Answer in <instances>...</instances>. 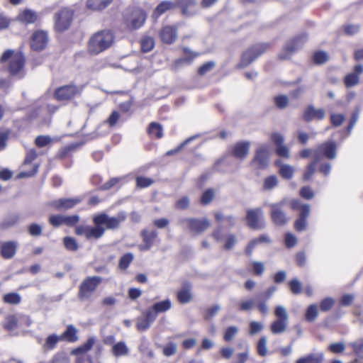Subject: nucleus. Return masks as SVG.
Instances as JSON below:
<instances>
[{"mask_svg":"<svg viewBox=\"0 0 363 363\" xmlns=\"http://www.w3.org/2000/svg\"><path fill=\"white\" fill-rule=\"evenodd\" d=\"M7 60H9L8 71L11 77L21 79L26 75V59L21 52H14L12 50H6L0 58V62L4 63Z\"/></svg>","mask_w":363,"mask_h":363,"instance_id":"f257e3e1","label":"nucleus"},{"mask_svg":"<svg viewBox=\"0 0 363 363\" xmlns=\"http://www.w3.org/2000/svg\"><path fill=\"white\" fill-rule=\"evenodd\" d=\"M113 42V33L109 30H103L96 32L90 38L88 50L91 55H98L108 49Z\"/></svg>","mask_w":363,"mask_h":363,"instance_id":"f03ea898","label":"nucleus"},{"mask_svg":"<svg viewBox=\"0 0 363 363\" xmlns=\"http://www.w3.org/2000/svg\"><path fill=\"white\" fill-rule=\"evenodd\" d=\"M101 281L102 278L98 276L84 279L79 287L78 298L82 301L91 300Z\"/></svg>","mask_w":363,"mask_h":363,"instance_id":"7ed1b4c3","label":"nucleus"},{"mask_svg":"<svg viewBox=\"0 0 363 363\" xmlns=\"http://www.w3.org/2000/svg\"><path fill=\"white\" fill-rule=\"evenodd\" d=\"M270 47L269 43L255 44L245 50L241 57L238 67L244 68L252 64L259 56L266 52Z\"/></svg>","mask_w":363,"mask_h":363,"instance_id":"20e7f679","label":"nucleus"},{"mask_svg":"<svg viewBox=\"0 0 363 363\" xmlns=\"http://www.w3.org/2000/svg\"><path fill=\"white\" fill-rule=\"evenodd\" d=\"M126 219L125 212H120L116 216L109 217L106 213H100L93 218V222L96 225H106V229L113 230Z\"/></svg>","mask_w":363,"mask_h":363,"instance_id":"39448f33","label":"nucleus"},{"mask_svg":"<svg viewBox=\"0 0 363 363\" xmlns=\"http://www.w3.org/2000/svg\"><path fill=\"white\" fill-rule=\"evenodd\" d=\"M74 11L69 8H62L54 15L55 28L63 32L67 30L72 22Z\"/></svg>","mask_w":363,"mask_h":363,"instance_id":"423d86ee","label":"nucleus"},{"mask_svg":"<svg viewBox=\"0 0 363 363\" xmlns=\"http://www.w3.org/2000/svg\"><path fill=\"white\" fill-rule=\"evenodd\" d=\"M179 224L183 227L186 226L189 232L196 234H201L203 233L210 226V222L206 218H203L202 219L196 218H183L179 219Z\"/></svg>","mask_w":363,"mask_h":363,"instance_id":"0eeeda50","label":"nucleus"},{"mask_svg":"<svg viewBox=\"0 0 363 363\" xmlns=\"http://www.w3.org/2000/svg\"><path fill=\"white\" fill-rule=\"evenodd\" d=\"M288 202L287 199H284L279 202L271 203L270 207V216L273 223L277 225H286L289 218L283 211V207Z\"/></svg>","mask_w":363,"mask_h":363,"instance_id":"6e6552de","label":"nucleus"},{"mask_svg":"<svg viewBox=\"0 0 363 363\" xmlns=\"http://www.w3.org/2000/svg\"><path fill=\"white\" fill-rule=\"evenodd\" d=\"M269 163V150L267 145H262L256 151L254 158L251 162V165L255 169H264L267 168Z\"/></svg>","mask_w":363,"mask_h":363,"instance_id":"1a4fd4ad","label":"nucleus"},{"mask_svg":"<svg viewBox=\"0 0 363 363\" xmlns=\"http://www.w3.org/2000/svg\"><path fill=\"white\" fill-rule=\"evenodd\" d=\"M323 155L329 160H333L336 157V143L335 141H328L317 146L314 151L315 162H319Z\"/></svg>","mask_w":363,"mask_h":363,"instance_id":"9d476101","label":"nucleus"},{"mask_svg":"<svg viewBox=\"0 0 363 363\" xmlns=\"http://www.w3.org/2000/svg\"><path fill=\"white\" fill-rule=\"evenodd\" d=\"M264 213L261 208L248 209L247 211L246 220L247 225L254 229L262 228L264 225L262 223Z\"/></svg>","mask_w":363,"mask_h":363,"instance_id":"9b49d317","label":"nucleus"},{"mask_svg":"<svg viewBox=\"0 0 363 363\" xmlns=\"http://www.w3.org/2000/svg\"><path fill=\"white\" fill-rule=\"evenodd\" d=\"M48 33L44 30L34 32L30 39V47L33 50L40 51L44 50L48 43Z\"/></svg>","mask_w":363,"mask_h":363,"instance_id":"f8f14e48","label":"nucleus"},{"mask_svg":"<svg viewBox=\"0 0 363 363\" xmlns=\"http://www.w3.org/2000/svg\"><path fill=\"white\" fill-rule=\"evenodd\" d=\"M79 89L75 85L69 84L61 86L55 91V97L58 101L69 100L79 94Z\"/></svg>","mask_w":363,"mask_h":363,"instance_id":"ddd939ff","label":"nucleus"},{"mask_svg":"<svg viewBox=\"0 0 363 363\" xmlns=\"http://www.w3.org/2000/svg\"><path fill=\"white\" fill-rule=\"evenodd\" d=\"M310 209L308 204H299L296 201V211L299 213V218L296 220V231H302L306 228V218L309 216Z\"/></svg>","mask_w":363,"mask_h":363,"instance_id":"4468645a","label":"nucleus"},{"mask_svg":"<svg viewBox=\"0 0 363 363\" xmlns=\"http://www.w3.org/2000/svg\"><path fill=\"white\" fill-rule=\"evenodd\" d=\"M325 116V111L323 108L316 109L313 105L308 106L302 115V118L306 122H311L313 120H323Z\"/></svg>","mask_w":363,"mask_h":363,"instance_id":"2eb2a0df","label":"nucleus"},{"mask_svg":"<svg viewBox=\"0 0 363 363\" xmlns=\"http://www.w3.org/2000/svg\"><path fill=\"white\" fill-rule=\"evenodd\" d=\"M146 15L139 9L133 11L130 17L127 20L128 26L134 30L140 28L145 23Z\"/></svg>","mask_w":363,"mask_h":363,"instance_id":"dca6fc26","label":"nucleus"},{"mask_svg":"<svg viewBox=\"0 0 363 363\" xmlns=\"http://www.w3.org/2000/svg\"><path fill=\"white\" fill-rule=\"evenodd\" d=\"M80 198H62L52 201L51 206L57 211H64L72 208L81 202Z\"/></svg>","mask_w":363,"mask_h":363,"instance_id":"f3484780","label":"nucleus"},{"mask_svg":"<svg viewBox=\"0 0 363 363\" xmlns=\"http://www.w3.org/2000/svg\"><path fill=\"white\" fill-rule=\"evenodd\" d=\"M177 28L174 26H164L160 31L161 40L166 44H172L177 39Z\"/></svg>","mask_w":363,"mask_h":363,"instance_id":"a211bd4d","label":"nucleus"},{"mask_svg":"<svg viewBox=\"0 0 363 363\" xmlns=\"http://www.w3.org/2000/svg\"><path fill=\"white\" fill-rule=\"evenodd\" d=\"M363 73V65L357 64L353 68V72L347 74L344 83L347 87H352L359 83V75Z\"/></svg>","mask_w":363,"mask_h":363,"instance_id":"6ab92c4d","label":"nucleus"},{"mask_svg":"<svg viewBox=\"0 0 363 363\" xmlns=\"http://www.w3.org/2000/svg\"><path fill=\"white\" fill-rule=\"evenodd\" d=\"M250 145L249 141L238 142L233 147L231 155L237 159L243 160L249 154Z\"/></svg>","mask_w":363,"mask_h":363,"instance_id":"aec40b11","label":"nucleus"},{"mask_svg":"<svg viewBox=\"0 0 363 363\" xmlns=\"http://www.w3.org/2000/svg\"><path fill=\"white\" fill-rule=\"evenodd\" d=\"M271 139L276 146V153L284 158L289 157V150L288 147L284 145V137L277 133L272 135Z\"/></svg>","mask_w":363,"mask_h":363,"instance_id":"412c9836","label":"nucleus"},{"mask_svg":"<svg viewBox=\"0 0 363 363\" xmlns=\"http://www.w3.org/2000/svg\"><path fill=\"white\" fill-rule=\"evenodd\" d=\"M155 319L153 311L147 310L143 316L137 318L136 328L140 331H145L150 327Z\"/></svg>","mask_w":363,"mask_h":363,"instance_id":"4be33fe9","label":"nucleus"},{"mask_svg":"<svg viewBox=\"0 0 363 363\" xmlns=\"http://www.w3.org/2000/svg\"><path fill=\"white\" fill-rule=\"evenodd\" d=\"M157 232L156 230L148 231L145 229L141 232L144 245H140L139 248L141 251L149 250L153 245L154 240L157 237Z\"/></svg>","mask_w":363,"mask_h":363,"instance_id":"5701e85b","label":"nucleus"},{"mask_svg":"<svg viewBox=\"0 0 363 363\" xmlns=\"http://www.w3.org/2000/svg\"><path fill=\"white\" fill-rule=\"evenodd\" d=\"M18 243L14 241L4 242L1 244L0 252L4 259H11L16 254Z\"/></svg>","mask_w":363,"mask_h":363,"instance_id":"b1692460","label":"nucleus"},{"mask_svg":"<svg viewBox=\"0 0 363 363\" xmlns=\"http://www.w3.org/2000/svg\"><path fill=\"white\" fill-rule=\"evenodd\" d=\"M191 284L186 282L183 284L182 288L178 291L177 298L181 303H189L192 298L191 293Z\"/></svg>","mask_w":363,"mask_h":363,"instance_id":"393cba45","label":"nucleus"},{"mask_svg":"<svg viewBox=\"0 0 363 363\" xmlns=\"http://www.w3.org/2000/svg\"><path fill=\"white\" fill-rule=\"evenodd\" d=\"M172 303L170 300L166 299L160 302L155 303L151 308H148L147 311H152L155 313V318H156L157 314L160 313H164L171 308Z\"/></svg>","mask_w":363,"mask_h":363,"instance_id":"a878e982","label":"nucleus"},{"mask_svg":"<svg viewBox=\"0 0 363 363\" xmlns=\"http://www.w3.org/2000/svg\"><path fill=\"white\" fill-rule=\"evenodd\" d=\"M18 19L26 24H31L37 21L38 16L35 11L30 9H26L18 15Z\"/></svg>","mask_w":363,"mask_h":363,"instance_id":"bb28decb","label":"nucleus"},{"mask_svg":"<svg viewBox=\"0 0 363 363\" xmlns=\"http://www.w3.org/2000/svg\"><path fill=\"white\" fill-rule=\"evenodd\" d=\"M196 5V0H177L176 6L182 9V14L184 16H191L194 13L189 11V9Z\"/></svg>","mask_w":363,"mask_h":363,"instance_id":"cd10ccee","label":"nucleus"},{"mask_svg":"<svg viewBox=\"0 0 363 363\" xmlns=\"http://www.w3.org/2000/svg\"><path fill=\"white\" fill-rule=\"evenodd\" d=\"M77 333V328L74 325H69L67 327L66 330L62 334L60 337L62 340H66L69 342H74L78 340Z\"/></svg>","mask_w":363,"mask_h":363,"instance_id":"c85d7f7f","label":"nucleus"},{"mask_svg":"<svg viewBox=\"0 0 363 363\" xmlns=\"http://www.w3.org/2000/svg\"><path fill=\"white\" fill-rule=\"evenodd\" d=\"M113 0H87L86 5L89 9L101 11L106 9Z\"/></svg>","mask_w":363,"mask_h":363,"instance_id":"c756f323","label":"nucleus"},{"mask_svg":"<svg viewBox=\"0 0 363 363\" xmlns=\"http://www.w3.org/2000/svg\"><path fill=\"white\" fill-rule=\"evenodd\" d=\"M95 342L96 339L94 337H90L84 344L72 350L71 352V354L79 355L81 354L86 353L92 348Z\"/></svg>","mask_w":363,"mask_h":363,"instance_id":"7c9ffc66","label":"nucleus"},{"mask_svg":"<svg viewBox=\"0 0 363 363\" xmlns=\"http://www.w3.org/2000/svg\"><path fill=\"white\" fill-rule=\"evenodd\" d=\"M176 4L172 1H162L155 9L153 16L157 18L159 16L163 14L164 12L173 9Z\"/></svg>","mask_w":363,"mask_h":363,"instance_id":"2f4dec72","label":"nucleus"},{"mask_svg":"<svg viewBox=\"0 0 363 363\" xmlns=\"http://www.w3.org/2000/svg\"><path fill=\"white\" fill-rule=\"evenodd\" d=\"M104 233L105 228L101 225H96L95 227L89 225L86 239H99L104 235Z\"/></svg>","mask_w":363,"mask_h":363,"instance_id":"473e14b6","label":"nucleus"},{"mask_svg":"<svg viewBox=\"0 0 363 363\" xmlns=\"http://www.w3.org/2000/svg\"><path fill=\"white\" fill-rule=\"evenodd\" d=\"M111 352L114 356L121 357L127 355L129 352V349L125 342H119L113 345Z\"/></svg>","mask_w":363,"mask_h":363,"instance_id":"72a5a7b5","label":"nucleus"},{"mask_svg":"<svg viewBox=\"0 0 363 363\" xmlns=\"http://www.w3.org/2000/svg\"><path fill=\"white\" fill-rule=\"evenodd\" d=\"M147 133L151 137L161 138L163 135L162 126L158 123L152 122L149 125Z\"/></svg>","mask_w":363,"mask_h":363,"instance_id":"f704fd0d","label":"nucleus"},{"mask_svg":"<svg viewBox=\"0 0 363 363\" xmlns=\"http://www.w3.org/2000/svg\"><path fill=\"white\" fill-rule=\"evenodd\" d=\"M328 60V54L323 50L315 51L312 56L313 62L318 65L325 63Z\"/></svg>","mask_w":363,"mask_h":363,"instance_id":"c9c22d12","label":"nucleus"},{"mask_svg":"<svg viewBox=\"0 0 363 363\" xmlns=\"http://www.w3.org/2000/svg\"><path fill=\"white\" fill-rule=\"evenodd\" d=\"M287 321L277 319L271 325V331L274 334L282 333L286 330Z\"/></svg>","mask_w":363,"mask_h":363,"instance_id":"e433bc0d","label":"nucleus"},{"mask_svg":"<svg viewBox=\"0 0 363 363\" xmlns=\"http://www.w3.org/2000/svg\"><path fill=\"white\" fill-rule=\"evenodd\" d=\"M323 356L322 354H310L296 361V363H321Z\"/></svg>","mask_w":363,"mask_h":363,"instance_id":"4c0bfd02","label":"nucleus"},{"mask_svg":"<svg viewBox=\"0 0 363 363\" xmlns=\"http://www.w3.org/2000/svg\"><path fill=\"white\" fill-rule=\"evenodd\" d=\"M274 103L279 109L286 108L289 104V99L286 95L280 94L274 97Z\"/></svg>","mask_w":363,"mask_h":363,"instance_id":"58836bf2","label":"nucleus"},{"mask_svg":"<svg viewBox=\"0 0 363 363\" xmlns=\"http://www.w3.org/2000/svg\"><path fill=\"white\" fill-rule=\"evenodd\" d=\"M279 183V180L277 176L271 175L266 177L263 182V189L264 191H270L274 189Z\"/></svg>","mask_w":363,"mask_h":363,"instance_id":"ea45409f","label":"nucleus"},{"mask_svg":"<svg viewBox=\"0 0 363 363\" xmlns=\"http://www.w3.org/2000/svg\"><path fill=\"white\" fill-rule=\"evenodd\" d=\"M134 255L131 252H127L119 259L118 267L121 269H126L133 260Z\"/></svg>","mask_w":363,"mask_h":363,"instance_id":"a19ab883","label":"nucleus"},{"mask_svg":"<svg viewBox=\"0 0 363 363\" xmlns=\"http://www.w3.org/2000/svg\"><path fill=\"white\" fill-rule=\"evenodd\" d=\"M318 315V306L315 304L310 305L306 312V319L308 322H313Z\"/></svg>","mask_w":363,"mask_h":363,"instance_id":"79ce46f5","label":"nucleus"},{"mask_svg":"<svg viewBox=\"0 0 363 363\" xmlns=\"http://www.w3.org/2000/svg\"><path fill=\"white\" fill-rule=\"evenodd\" d=\"M4 301L9 304H18L21 301V296L19 294L11 292L4 296Z\"/></svg>","mask_w":363,"mask_h":363,"instance_id":"37998d69","label":"nucleus"},{"mask_svg":"<svg viewBox=\"0 0 363 363\" xmlns=\"http://www.w3.org/2000/svg\"><path fill=\"white\" fill-rule=\"evenodd\" d=\"M349 346L352 348L356 354L363 357V337H359L355 341L350 342Z\"/></svg>","mask_w":363,"mask_h":363,"instance_id":"c03bdc74","label":"nucleus"},{"mask_svg":"<svg viewBox=\"0 0 363 363\" xmlns=\"http://www.w3.org/2000/svg\"><path fill=\"white\" fill-rule=\"evenodd\" d=\"M215 198V191L213 189H208L206 190L201 197V203L203 205L209 204Z\"/></svg>","mask_w":363,"mask_h":363,"instance_id":"a18cd8bd","label":"nucleus"},{"mask_svg":"<svg viewBox=\"0 0 363 363\" xmlns=\"http://www.w3.org/2000/svg\"><path fill=\"white\" fill-rule=\"evenodd\" d=\"M295 50V41L294 40H290L284 48V52L286 54H281L280 58L281 59H291L293 57V53Z\"/></svg>","mask_w":363,"mask_h":363,"instance_id":"49530a36","label":"nucleus"},{"mask_svg":"<svg viewBox=\"0 0 363 363\" xmlns=\"http://www.w3.org/2000/svg\"><path fill=\"white\" fill-rule=\"evenodd\" d=\"M141 49L144 52H150L155 45V40L151 37H145L141 40Z\"/></svg>","mask_w":363,"mask_h":363,"instance_id":"de8ad7c7","label":"nucleus"},{"mask_svg":"<svg viewBox=\"0 0 363 363\" xmlns=\"http://www.w3.org/2000/svg\"><path fill=\"white\" fill-rule=\"evenodd\" d=\"M61 340L60 336H57L55 334L50 335L46 338L45 347L48 350H52Z\"/></svg>","mask_w":363,"mask_h":363,"instance_id":"09e8293b","label":"nucleus"},{"mask_svg":"<svg viewBox=\"0 0 363 363\" xmlns=\"http://www.w3.org/2000/svg\"><path fill=\"white\" fill-rule=\"evenodd\" d=\"M267 338L264 336L262 337L257 344V353L261 357H264L267 354Z\"/></svg>","mask_w":363,"mask_h":363,"instance_id":"8fccbe9b","label":"nucleus"},{"mask_svg":"<svg viewBox=\"0 0 363 363\" xmlns=\"http://www.w3.org/2000/svg\"><path fill=\"white\" fill-rule=\"evenodd\" d=\"M63 243L66 249L70 251H77L79 248L76 240L71 237L64 238Z\"/></svg>","mask_w":363,"mask_h":363,"instance_id":"3c124183","label":"nucleus"},{"mask_svg":"<svg viewBox=\"0 0 363 363\" xmlns=\"http://www.w3.org/2000/svg\"><path fill=\"white\" fill-rule=\"evenodd\" d=\"M335 304L334 298L331 297H327L323 299L320 303V311L323 312H327L330 311Z\"/></svg>","mask_w":363,"mask_h":363,"instance_id":"603ef678","label":"nucleus"},{"mask_svg":"<svg viewBox=\"0 0 363 363\" xmlns=\"http://www.w3.org/2000/svg\"><path fill=\"white\" fill-rule=\"evenodd\" d=\"M238 332V328L237 326L233 325V326L228 327L224 333V337H223L224 340L226 342L231 341L235 337Z\"/></svg>","mask_w":363,"mask_h":363,"instance_id":"864d4df0","label":"nucleus"},{"mask_svg":"<svg viewBox=\"0 0 363 363\" xmlns=\"http://www.w3.org/2000/svg\"><path fill=\"white\" fill-rule=\"evenodd\" d=\"M18 318L15 315H9L6 318L4 327L8 330H13L17 328Z\"/></svg>","mask_w":363,"mask_h":363,"instance_id":"5fc2aeb1","label":"nucleus"},{"mask_svg":"<svg viewBox=\"0 0 363 363\" xmlns=\"http://www.w3.org/2000/svg\"><path fill=\"white\" fill-rule=\"evenodd\" d=\"M328 349L333 354H340L345 350V345L343 342H333L328 345Z\"/></svg>","mask_w":363,"mask_h":363,"instance_id":"6e6d98bb","label":"nucleus"},{"mask_svg":"<svg viewBox=\"0 0 363 363\" xmlns=\"http://www.w3.org/2000/svg\"><path fill=\"white\" fill-rule=\"evenodd\" d=\"M279 173L285 179H291L294 174V169L290 165H282L279 169Z\"/></svg>","mask_w":363,"mask_h":363,"instance_id":"4d7b16f0","label":"nucleus"},{"mask_svg":"<svg viewBox=\"0 0 363 363\" xmlns=\"http://www.w3.org/2000/svg\"><path fill=\"white\" fill-rule=\"evenodd\" d=\"M154 181L152 179L143 177H136V185L139 188H145L148 187L153 184Z\"/></svg>","mask_w":363,"mask_h":363,"instance_id":"13d9d810","label":"nucleus"},{"mask_svg":"<svg viewBox=\"0 0 363 363\" xmlns=\"http://www.w3.org/2000/svg\"><path fill=\"white\" fill-rule=\"evenodd\" d=\"M177 351V346L174 342H169L163 347V354L166 357L174 354Z\"/></svg>","mask_w":363,"mask_h":363,"instance_id":"bf43d9fd","label":"nucleus"},{"mask_svg":"<svg viewBox=\"0 0 363 363\" xmlns=\"http://www.w3.org/2000/svg\"><path fill=\"white\" fill-rule=\"evenodd\" d=\"M50 223L54 227H59L65 224V216L52 215L49 218Z\"/></svg>","mask_w":363,"mask_h":363,"instance_id":"052dcab7","label":"nucleus"},{"mask_svg":"<svg viewBox=\"0 0 363 363\" xmlns=\"http://www.w3.org/2000/svg\"><path fill=\"white\" fill-rule=\"evenodd\" d=\"M318 162H315V160H313V161L308 165L307 169L303 174V180H308L311 178V177L314 174L315 165Z\"/></svg>","mask_w":363,"mask_h":363,"instance_id":"680f3d73","label":"nucleus"},{"mask_svg":"<svg viewBox=\"0 0 363 363\" xmlns=\"http://www.w3.org/2000/svg\"><path fill=\"white\" fill-rule=\"evenodd\" d=\"M51 142V138L47 135H39L35 138V145L39 147L48 145Z\"/></svg>","mask_w":363,"mask_h":363,"instance_id":"e2e57ef3","label":"nucleus"},{"mask_svg":"<svg viewBox=\"0 0 363 363\" xmlns=\"http://www.w3.org/2000/svg\"><path fill=\"white\" fill-rule=\"evenodd\" d=\"M29 234L32 236H40L42 233V227L41 225L37 223H32L28 228Z\"/></svg>","mask_w":363,"mask_h":363,"instance_id":"0e129e2a","label":"nucleus"},{"mask_svg":"<svg viewBox=\"0 0 363 363\" xmlns=\"http://www.w3.org/2000/svg\"><path fill=\"white\" fill-rule=\"evenodd\" d=\"M214 66H215V62L213 61H209V62L203 64V65H201L199 67L198 72L200 75H204L206 73H208V72H210L211 70H212V69L214 67Z\"/></svg>","mask_w":363,"mask_h":363,"instance_id":"69168bd1","label":"nucleus"},{"mask_svg":"<svg viewBox=\"0 0 363 363\" xmlns=\"http://www.w3.org/2000/svg\"><path fill=\"white\" fill-rule=\"evenodd\" d=\"M189 199L187 196H184L176 202L175 206L177 209L184 210L189 208Z\"/></svg>","mask_w":363,"mask_h":363,"instance_id":"338daca9","label":"nucleus"},{"mask_svg":"<svg viewBox=\"0 0 363 363\" xmlns=\"http://www.w3.org/2000/svg\"><path fill=\"white\" fill-rule=\"evenodd\" d=\"M300 195L302 198L310 200L313 198L314 193L312 189L307 186L300 190Z\"/></svg>","mask_w":363,"mask_h":363,"instance_id":"774afa93","label":"nucleus"}]
</instances>
